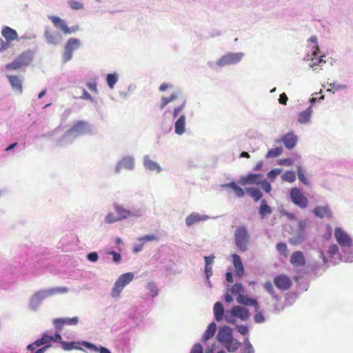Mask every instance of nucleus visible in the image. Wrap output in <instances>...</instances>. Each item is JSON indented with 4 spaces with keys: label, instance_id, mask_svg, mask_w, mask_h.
Wrapping results in <instances>:
<instances>
[{
    "label": "nucleus",
    "instance_id": "7",
    "mask_svg": "<svg viewBox=\"0 0 353 353\" xmlns=\"http://www.w3.org/2000/svg\"><path fill=\"white\" fill-rule=\"evenodd\" d=\"M79 40L77 39L71 38L68 40L63 54V62L65 63L72 59L73 51L79 46Z\"/></svg>",
    "mask_w": 353,
    "mask_h": 353
},
{
    "label": "nucleus",
    "instance_id": "14",
    "mask_svg": "<svg viewBox=\"0 0 353 353\" xmlns=\"http://www.w3.org/2000/svg\"><path fill=\"white\" fill-rule=\"evenodd\" d=\"M231 313L232 316L241 319L242 321H246L250 317L249 310L244 307L234 306L231 309Z\"/></svg>",
    "mask_w": 353,
    "mask_h": 353
},
{
    "label": "nucleus",
    "instance_id": "64",
    "mask_svg": "<svg viewBox=\"0 0 353 353\" xmlns=\"http://www.w3.org/2000/svg\"><path fill=\"white\" fill-rule=\"evenodd\" d=\"M237 330L242 335H245L248 332V327L247 326H245V325H239L237 327Z\"/></svg>",
    "mask_w": 353,
    "mask_h": 353
},
{
    "label": "nucleus",
    "instance_id": "24",
    "mask_svg": "<svg viewBox=\"0 0 353 353\" xmlns=\"http://www.w3.org/2000/svg\"><path fill=\"white\" fill-rule=\"evenodd\" d=\"M319 46H315V50L313 52V57L312 59V61L310 63V66L315 69L316 66L321 65L322 63H325V61L323 59L324 56H319Z\"/></svg>",
    "mask_w": 353,
    "mask_h": 353
},
{
    "label": "nucleus",
    "instance_id": "6",
    "mask_svg": "<svg viewBox=\"0 0 353 353\" xmlns=\"http://www.w3.org/2000/svg\"><path fill=\"white\" fill-rule=\"evenodd\" d=\"M243 57L242 52L238 53H228L220 58L216 64L219 66L223 67L228 65L235 64L239 62Z\"/></svg>",
    "mask_w": 353,
    "mask_h": 353
},
{
    "label": "nucleus",
    "instance_id": "63",
    "mask_svg": "<svg viewBox=\"0 0 353 353\" xmlns=\"http://www.w3.org/2000/svg\"><path fill=\"white\" fill-rule=\"evenodd\" d=\"M87 258L89 261L95 262L98 260V254L97 252H91L88 254Z\"/></svg>",
    "mask_w": 353,
    "mask_h": 353
},
{
    "label": "nucleus",
    "instance_id": "12",
    "mask_svg": "<svg viewBox=\"0 0 353 353\" xmlns=\"http://www.w3.org/2000/svg\"><path fill=\"white\" fill-rule=\"evenodd\" d=\"M78 323L79 319L77 316L72 318L55 319L53 321V323L58 331H61L64 325H75Z\"/></svg>",
    "mask_w": 353,
    "mask_h": 353
},
{
    "label": "nucleus",
    "instance_id": "20",
    "mask_svg": "<svg viewBox=\"0 0 353 353\" xmlns=\"http://www.w3.org/2000/svg\"><path fill=\"white\" fill-rule=\"evenodd\" d=\"M134 166V159L131 157L123 158L117 165L116 171L119 172L120 169L125 168L127 170H132Z\"/></svg>",
    "mask_w": 353,
    "mask_h": 353
},
{
    "label": "nucleus",
    "instance_id": "48",
    "mask_svg": "<svg viewBox=\"0 0 353 353\" xmlns=\"http://www.w3.org/2000/svg\"><path fill=\"white\" fill-rule=\"evenodd\" d=\"M147 288L150 290V292H151L152 296L154 297V296H157V294H158V288H157V286L156 285L155 283H154L152 282H150V283H148Z\"/></svg>",
    "mask_w": 353,
    "mask_h": 353
},
{
    "label": "nucleus",
    "instance_id": "11",
    "mask_svg": "<svg viewBox=\"0 0 353 353\" xmlns=\"http://www.w3.org/2000/svg\"><path fill=\"white\" fill-rule=\"evenodd\" d=\"M307 221L301 220L298 223V234L295 238H291L290 243L292 245H296L300 243L305 239V230L307 228Z\"/></svg>",
    "mask_w": 353,
    "mask_h": 353
},
{
    "label": "nucleus",
    "instance_id": "53",
    "mask_svg": "<svg viewBox=\"0 0 353 353\" xmlns=\"http://www.w3.org/2000/svg\"><path fill=\"white\" fill-rule=\"evenodd\" d=\"M118 221H119V219L114 216V215L112 212L108 213V215L105 218V221L107 223H114Z\"/></svg>",
    "mask_w": 353,
    "mask_h": 353
},
{
    "label": "nucleus",
    "instance_id": "54",
    "mask_svg": "<svg viewBox=\"0 0 353 353\" xmlns=\"http://www.w3.org/2000/svg\"><path fill=\"white\" fill-rule=\"evenodd\" d=\"M88 88L92 92L97 93V81L95 79L86 83Z\"/></svg>",
    "mask_w": 353,
    "mask_h": 353
},
{
    "label": "nucleus",
    "instance_id": "61",
    "mask_svg": "<svg viewBox=\"0 0 353 353\" xmlns=\"http://www.w3.org/2000/svg\"><path fill=\"white\" fill-rule=\"evenodd\" d=\"M80 98L82 99L89 100L91 101H93V99L92 98L91 95L85 89H82V96H81Z\"/></svg>",
    "mask_w": 353,
    "mask_h": 353
},
{
    "label": "nucleus",
    "instance_id": "23",
    "mask_svg": "<svg viewBox=\"0 0 353 353\" xmlns=\"http://www.w3.org/2000/svg\"><path fill=\"white\" fill-rule=\"evenodd\" d=\"M233 265L236 270V274L239 276H242L244 274V268L240 256L238 254H233Z\"/></svg>",
    "mask_w": 353,
    "mask_h": 353
},
{
    "label": "nucleus",
    "instance_id": "37",
    "mask_svg": "<svg viewBox=\"0 0 353 353\" xmlns=\"http://www.w3.org/2000/svg\"><path fill=\"white\" fill-rule=\"evenodd\" d=\"M259 212L262 217L266 214L272 213L271 208L267 204V201L265 200H262Z\"/></svg>",
    "mask_w": 353,
    "mask_h": 353
},
{
    "label": "nucleus",
    "instance_id": "10",
    "mask_svg": "<svg viewBox=\"0 0 353 353\" xmlns=\"http://www.w3.org/2000/svg\"><path fill=\"white\" fill-rule=\"evenodd\" d=\"M334 236L336 241L342 247H350L352 244V239L347 234L339 228L334 230Z\"/></svg>",
    "mask_w": 353,
    "mask_h": 353
},
{
    "label": "nucleus",
    "instance_id": "42",
    "mask_svg": "<svg viewBox=\"0 0 353 353\" xmlns=\"http://www.w3.org/2000/svg\"><path fill=\"white\" fill-rule=\"evenodd\" d=\"M283 149L281 147H276L270 150L267 154V158H274L279 157L282 153Z\"/></svg>",
    "mask_w": 353,
    "mask_h": 353
},
{
    "label": "nucleus",
    "instance_id": "49",
    "mask_svg": "<svg viewBox=\"0 0 353 353\" xmlns=\"http://www.w3.org/2000/svg\"><path fill=\"white\" fill-rule=\"evenodd\" d=\"M68 292V289L65 287H59V288H52L51 290H50L48 291V293L50 294H56V293H61V294H63V293H66Z\"/></svg>",
    "mask_w": 353,
    "mask_h": 353
},
{
    "label": "nucleus",
    "instance_id": "59",
    "mask_svg": "<svg viewBox=\"0 0 353 353\" xmlns=\"http://www.w3.org/2000/svg\"><path fill=\"white\" fill-rule=\"evenodd\" d=\"M190 353H203V347L199 343L195 344Z\"/></svg>",
    "mask_w": 353,
    "mask_h": 353
},
{
    "label": "nucleus",
    "instance_id": "1",
    "mask_svg": "<svg viewBox=\"0 0 353 353\" xmlns=\"http://www.w3.org/2000/svg\"><path fill=\"white\" fill-rule=\"evenodd\" d=\"M33 59V53L27 50L20 54L12 63L6 65L8 70H17L29 65Z\"/></svg>",
    "mask_w": 353,
    "mask_h": 353
},
{
    "label": "nucleus",
    "instance_id": "16",
    "mask_svg": "<svg viewBox=\"0 0 353 353\" xmlns=\"http://www.w3.org/2000/svg\"><path fill=\"white\" fill-rule=\"evenodd\" d=\"M236 301L239 303L244 305H253L255 308V312H257V310H259V305L258 302L255 299L249 298L247 296L239 294L236 297Z\"/></svg>",
    "mask_w": 353,
    "mask_h": 353
},
{
    "label": "nucleus",
    "instance_id": "55",
    "mask_svg": "<svg viewBox=\"0 0 353 353\" xmlns=\"http://www.w3.org/2000/svg\"><path fill=\"white\" fill-rule=\"evenodd\" d=\"M139 240L143 243H145L147 241H152L157 240V237L153 234H149V235H145V236H143L139 238Z\"/></svg>",
    "mask_w": 353,
    "mask_h": 353
},
{
    "label": "nucleus",
    "instance_id": "32",
    "mask_svg": "<svg viewBox=\"0 0 353 353\" xmlns=\"http://www.w3.org/2000/svg\"><path fill=\"white\" fill-rule=\"evenodd\" d=\"M114 210L117 212V213L118 214L117 218L119 219V220L127 219L131 216V212L129 210L123 208L121 205H115Z\"/></svg>",
    "mask_w": 353,
    "mask_h": 353
},
{
    "label": "nucleus",
    "instance_id": "33",
    "mask_svg": "<svg viewBox=\"0 0 353 353\" xmlns=\"http://www.w3.org/2000/svg\"><path fill=\"white\" fill-rule=\"evenodd\" d=\"M246 192L255 201H259L263 196L262 192L255 188H248L246 189Z\"/></svg>",
    "mask_w": 353,
    "mask_h": 353
},
{
    "label": "nucleus",
    "instance_id": "18",
    "mask_svg": "<svg viewBox=\"0 0 353 353\" xmlns=\"http://www.w3.org/2000/svg\"><path fill=\"white\" fill-rule=\"evenodd\" d=\"M262 175L260 174H250L241 179V184L245 185L247 184H256L261 183Z\"/></svg>",
    "mask_w": 353,
    "mask_h": 353
},
{
    "label": "nucleus",
    "instance_id": "44",
    "mask_svg": "<svg viewBox=\"0 0 353 353\" xmlns=\"http://www.w3.org/2000/svg\"><path fill=\"white\" fill-rule=\"evenodd\" d=\"M118 81V77L117 74H108L107 75V83L108 86L112 89L114 87V85Z\"/></svg>",
    "mask_w": 353,
    "mask_h": 353
},
{
    "label": "nucleus",
    "instance_id": "62",
    "mask_svg": "<svg viewBox=\"0 0 353 353\" xmlns=\"http://www.w3.org/2000/svg\"><path fill=\"white\" fill-rule=\"evenodd\" d=\"M339 251V248L336 245H332L329 247L327 252L331 255H334Z\"/></svg>",
    "mask_w": 353,
    "mask_h": 353
},
{
    "label": "nucleus",
    "instance_id": "31",
    "mask_svg": "<svg viewBox=\"0 0 353 353\" xmlns=\"http://www.w3.org/2000/svg\"><path fill=\"white\" fill-rule=\"evenodd\" d=\"M312 113V110L311 107H309L305 110L301 112L298 118V121L300 123H306L310 119L311 115Z\"/></svg>",
    "mask_w": 353,
    "mask_h": 353
},
{
    "label": "nucleus",
    "instance_id": "27",
    "mask_svg": "<svg viewBox=\"0 0 353 353\" xmlns=\"http://www.w3.org/2000/svg\"><path fill=\"white\" fill-rule=\"evenodd\" d=\"M144 166L150 171L159 172L161 170L160 166L156 162L152 161L148 157L144 158Z\"/></svg>",
    "mask_w": 353,
    "mask_h": 353
},
{
    "label": "nucleus",
    "instance_id": "39",
    "mask_svg": "<svg viewBox=\"0 0 353 353\" xmlns=\"http://www.w3.org/2000/svg\"><path fill=\"white\" fill-rule=\"evenodd\" d=\"M230 292L232 294L236 295V294H242V293L244 292V288L243 285L240 283H236L234 284L231 289Z\"/></svg>",
    "mask_w": 353,
    "mask_h": 353
},
{
    "label": "nucleus",
    "instance_id": "34",
    "mask_svg": "<svg viewBox=\"0 0 353 353\" xmlns=\"http://www.w3.org/2000/svg\"><path fill=\"white\" fill-rule=\"evenodd\" d=\"M180 93L179 92H174L170 97H163L161 99V103L160 105V108L163 109L164 108L168 103L170 102L179 98Z\"/></svg>",
    "mask_w": 353,
    "mask_h": 353
},
{
    "label": "nucleus",
    "instance_id": "41",
    "mask_svg": "<svg viewBox=\"0 0 353 353\" xmlns=\"http://www.w3.org/2000/svg\"><path fill=\"white\" fill-rule=\"evenodd\" d=\"M281 178L285 181L292 183L296 180V174L293 171H287L282 174Z\"/></svg>",
    "mask_w": 353,
    "mask_h": 353
},
{
    "label": "nucleus",
    "instance_id": "19",
    "mask_svg": "<svg viewBox=\"0 0 353 353\" xmlns=\"http://www.w3.org/2000/svg\"><path fill=\"white\" fill-rule=\"evenodd\" d=\"M7 78L12 88L19 93H21L23 91V86L19 77L17 75H7Z\"/></svg>",
    "mask_w": 353,
    "mask_h": 353
},
{
    "label": "nucleus",
    "instance_id": "52",
    "mask_svg": "<svg viewBox=\"0 0 353 353\" xmlns=\"http://www.w3.org/2000/svg\"><path fill=\"white\" fill-rule=\"evenodd\" d=\"M259 185H261L262 189L269 193L272 190V186L270 183L267 180L261 181V183Z\"/></svg>",
    "mask_w": 353,
    "mask_h": 353
},
{
    "label": "nucleus",
    "instance_id": "15",
    "mask_svg": "<svg viewBox=\"0 0 353 353\" xmlns=\"http://www.w3.org/2000/svg\"><path fill=\"white\" fill-rule=\"evenodd\" d=\"M290 263L294 267H303L305 265V259L301 251L293 252L290 259Z\"/></svg>",
    "mask_w": 353,
    "mask_h": 353
},
{
    "label": "nucleus",
    "instance_id": "35",
    "mask_svg": "<svg viewBox=\"0 0 353 353\" xmlns=\"http://www.w3.org/2000/svg\"><path fill=\"white\" fill-rule=\"evenodd\" d=\"M227 186L230 187L234 190L236 196L241 198L245 195V191L241 187L237 185L234 182L229 183L227 184Z\"/></svg>",
    "mask_w": 353,
    "mask_h": 353
},
{
    "label": "nucleus",
    "instance_id": "57",
    "mask_svg": "<svg viewBox=\"0 0 353 353\" xmlns=\"http://www.w3.org/2000/svg\"><path fill=\"white\" fill-rule=\"evenodd\" d=\"M185 106V101H183L181 104L180 105H179L178 107L175 108L173 110V115H174V117H176L182 111V110L183 109Z\"/></svg>",
    "mask_w": 353,
    "mask_h": 353
},
{
    "label": "nucleus",
    "instance_id": "28",
    "mask_svg": "<svg viewBox=\"0 0 353 353\" xmlns=\"http://www.w3.org/2000/svg\"><path fill=\"white\" fill-rule=\"evenodd\" d=\"M223 307L221 302H216L214 305V314L216 321H221L223 318Z\"/></svg>",
    "mask_w": 353,
    "mask_h": 353
},
{
    "label": "nucleus",
    "instance_id": "4",
    "mask_svg": "<svg viewBox=\"0 0 353 353\" xmlns=\"http://www.w3.org/2000/svg\"><path fill=\"white\" fill-rule=\"evenodd\" d=\"M48 18L54 27L60 29L64 34H71L79 30L78 26H74L71 28L68 27L65 21L57 16H49Z\"/></svg>",
    "mask_w": 353,
    "mask_h": 353
},
{
    "label": "nucleus",
    "instance_id": "50",
    "mask_svg": "<svg viewBox=\"0 0 353 353\" xmlns=\"http://www.w3.org/2000/svg\"><path fill=\"white\" fill-rule=\"evenodd\" d=\"M281 170L279 168L273 169L270 170L268 174V177L273 181L279 174H280Z\"/></svg>",
    "mask_w": 353,
    "mask_h": 353
},
{
    "label": "nucleus",
    "instance_id": "5",
    "mask_svg": "<svg viewBox=\"0 0 353 353\" xmlns=\"http://www.w3.org/2000/svg\"><path fill=\"white\" fill-rule=\"evenodd\" d=\"M290 198L292 202L301 208H306L308 205V199L297 188H292Z\"/></svg>",
    "mask_w": 353,
    "mask_h": 353
},
{
    "label": "nucleus",
    "instance_id": "36",
    "mask_svg": "<svg viewBox=\"0 0 353 353\" xmlns=\"http://www.w3.org/2000/svg\"><path fill=\"white\" fill-rule=\"evenodd\" d=\"M52 337L46 334H43L41 339L35 341V344L37 346L46 345H50V342H52Z\"/></svg>",
    "mask_w": 353,
    "mask_h": 353
},
{
    "label": "nucleus",
    "instance_id": "26",
    "mask_svg": "<svg viewBox=\"0 0 353 353\" xmlns=\"http://www.w3.org/2000/svg\"><path fill=\"white\" fill-rule=\"evenodd\" d=\"M185 117L184 115H181L177 121L175 122L174 128L175 132L177 134H182L185 132Z\"/></svg>",
    "mask_w": 353,
    "mask_h": 353
},
{
    "label": "nucleus",
    "instance_id": "3",
    "mask_svg": "<svg viewBox=\"0 0 353 353\" xmlns=\"http://www.w3.org/2000/svg\"><path fill=\"white\" fill-rule=\"evenodd\" d=\"M234 240L236 247L242 252L247 250L249 242V235L244 226L239 227L234 233Z\"/></svg>",
    "mask_w": 353,
    "mask_h": 353
},
{
    "label": "nucleus",
    "instance_id": "25",
    "mask_svg": "<svg viewBox=\"0 0 353 353\" xmlns=\"http://www.w3.org/2000/svg\"><path fill=\"white\" fill-rule=\"evenodd\" d=\"M206 219L205 216H201L197 213H192L185 219V223L188 226H191L195 223Z\"/></svg>",
    "mask_w": 353,
    "mask_h": 353
},
{
    "label": "nucleus",
    "instance_id": "17",
    "mask_svg": "<svg viewBox=\"0 0 353 353\" xmlns=\"http://www.w3.org/2000/svg\"><path fill=\"white\" fill-rule=\"evenodd\" d=\"M313 213L319 218L323 219L325 217L330 218L332 216V212L328 206H317L313 209Z\"/></svg>",
    "mask_w": 353,
    "mask_h": 353
},
{
    "label": "nucleus",
    "instance_id": "40",
    "mask_svg": "<svg viewBox=\"0 0 353 353\" xmlns=\"http://www.w3.org/2000/svg\"><path fill=\"white\" fill-rule=\"evenodd\" d=\"M264 289L267 292H268L274 299H278L279 297L276 294L275 290L273 288V285L270 281H267L263 285Z\"/></svg>",
    "mask_w": 353,
    "mask_h": 353
},
{
    "label": "nucleus",
    "instance_id": "29",
    "mask_svg": "<svg viewBox=\"0 0 353 353\" xmlns=\"http://www.w3.org/2000/svg\"><path fill=\"white\" fill-rule=\"evenodd\" d=\"M82 345L90 351L99 352V353H111L108 348L101 346L97 347L95 345L89 342L83 341Z\"/></svg>",
    "mask_w": 353,
    "mask_h": 353
},
{
    "label": "nucleus",
    "instance_id": "58",
    "mask_svg": "<svg viewBox=\"0 0 353 353\" xmlns=\"http://www.w3.org/2000/svg\"><path fill=\"white\" fill-rule=\"evenodd\" d=\"M108 254L112 255L113 261L115 263H119L121 260V256L119 253H117L114 251H111L108 253Z\"/></svg>",
    "mask_w": 353,
    "mask_h": 353
},
{
    "label": "nucleus",
    "instance_id": "21",
    "mask_svg": "<svg viewBox=\"0 0 353 353\" xmlns=\"http://www.w3.org/2000/svg\"><path fill=\"white\" fill-rule=\"evenodd\" d=\"M1 34L8 42L17 39L18 36L16 30L8 26H6L2 29Z\"/></svg>",
    "mask_w": 353,
    "mask_h": 353
},
{
    "label": "nucleus",
    "instance_id": "8",
    "mask_svg": "<svg viewBox=\"0 0 353 353\" xmlns=\"http://www.w3.org/2000/svg\"><path fill=\"white\" fill-rule=\"evenodd\" d=\"M90 131L89 126L86 122L77 121L66 132L67 134L79 136L85 134Z\"/></svg>",
    "mask_w": 353,
    "mask_h": 353
},
{
    "label": "nucleus",
    "instance_id": "46",
    "mask_svg": "<svg viewBox=\"0 0 353 353\" xmlns=\"http://www.w3.org/2000/svg\"><path fill=\"white\" fill-rule=\"evenodd\" d=\"M68 4L72 10H81L83 8V4L75 0H69Z\"/></svg>",
    "mask_w": 353,
    "mask_h": 353
},
{
    "label": "nucleus",
    "instance_id": "43",
    "mask_svg": "<svg viewBox=\"0 0 353 353\" xmlns=\"http://www.w3.org/2000/svg\"><path fill=\"white\" fill-rule=\"evenodd\" d=\"M276 250L283 256L287 257L288 256V250L287 245L284 243H279L276 246Z\"/></svg>",
    "mask_w": 353,
    "mask_h": 353
},
{
    "label": "nucleus",
    "instance_id": "13",
    "mask_svg": "<svg viewBox=\"0 0 353 353\" xmlns=\"http://www.w3.org/2000/svg\"><path fill=\"white\" fill-rule=\"evenodd\" d=\"M217 339L223 345L225 343L231 341L232 336V329L228 326H224L221 327L216 336Z\"/></svg>",
    "mask_w": 353,
    "mask_h": 353
},
{
    "label": "nucleus",
    "instance_id": "38",
    "mask_svg": "<svg viewBox=\"0 0 353 353\" xmlns=\"http://www.w3.org/2000/svg\"><path fill=\"white\" fill-rule=\"evenodd\" d=\"M223 345L227 348V350L229 352H234L239 347L240 343L234 340L232 337L231 341L225 343Z\"/></svg>",
    "mask_w": 353,
    "mask_h": 353
},
{
    "label": "nucleus",
    "instance_id": "56",
    "mask_svg": "<svg viewBox=\"0 0 353 353\" xmlns=\"http://www.w3.org/2000/svg\"><path fill=\"white\" fill-rule=\"evenodd\" d=\"M246 341H248L245 345V347H244V350H243V353H254V349L252 347V345H251V343L248 341V339H246Z\"/></svg>",
    "mask_w": 353,
    "mask_h": 353
},
{
    "label": "nucleus",
    "instance_id": "2",
    "mask_svg": "<svg viewBox=\"0 0 353 353\" xmlns=\"http://www.w3.org/2000/svg\"><path fill=\"white\" fill-rule=\"evenodd\" d=\"M134 277V275L132 272H127L121 274L116 281L112 289L111 295L113 297H118L125 286L131 282Z\"/></svg>",
    "mask_w": 353,
    "mask_h": 353
},
{
    "label": "nucleus",
    "instance_id": "22",
    "mask_svg": "<svg viewBox=\"0 0 353 353\" xmlns=\"http://www.w3.org/2000/svg\"><path fill=\"white\" fill-rule=\"evenodd\" d=\"M282 141L288 149H292L296 144V137L292 133H288L282 137Z\"/></svg>",
    "mask_w": 353,
    "mask_h": 353
},
{
    "label": "nucleus",
    "instance_id": "47",
    "mask_svg": "<svg viewBox=\"0 0 353 353\" xmlns=\"http://www.w3.org/2000/svg\"><path fill=\"white\" fill-rule=\"evenodd\" d=\"M297 174H298V177H299V179L300 180V181H301L305 185L308 184V181H307V178L305 177V174H304L303 171L302 170V168L301 166L298 167Z\"/></svg>",
    "mask_w": 353,
    "mask_h": 353
},
{
    "label": "nucleus",
    "instance_id": "45",
    "mask_svg": "<svg viewBox=\"0 0 353 353\" xmlns=\"http://www.w3.org/2000/svg\"><path fill=\"white\" fill-rule=\"evenodd\" d=\"M61 347L64 350L69 351L73 349L82 350L81 347H79L75 345L74 342H61Z\"/></svg>",
    "mask_w": 353,
    "mask_h": 353
},
{
    "label": "nucleus",
    "instance_id": "9",
    "mask_svg": "<svg viewBox=\"0 0 353 353\" xmlns=\"http://www.w3.org/2000/svg\"><path fill=\"white\" fill-rule=\"evenodd\" d=\"M274 283L281 290H288L292 285L290 278L285 274H280L274 277Z\"/></svg>",
    "mask_w": 353,
    "mask_h": 353
},
{
    "label": "nucleus",
    "instance_id": "30",
    "mask_svg": "<svg viewBox=\"0 0 353 353\" xmlns=\"http://www.w3.org/2000/svg\"><path fill=\"white\" fill-rule=\"evenodd\" d=\"M216 330V323L214 322L211 323L208 325L207 330H205V332L203 334V341L205 342L208 340H209L210 338H212L214 335Z\"/></svg>",
    "mask_w": 353,
    "mask_h": 353
},
{
    "label": "nucleus",
    "instance_id": "51",
    "mask_svg": "<svg viewBox=\"0 0 353 353\" xmlns=\"http://www.w3.org/2000/svg\"><path fill=\"white\" fill-rule=\"evenodd\" d=\"M254 321L258 323H261L265 321V317L261 312L259 310L256 312V314L254 316Z\"/></svg>",
    "mask_w": 353,
    "mask_h": 353
},
{
    "label": "nucleus",
    "instance_id": "60",
    "mask_svg": "<svg viewBox=\"0 0 353 353\" xmlns=\"http://www.w3.org/2000/svg\"><path fill=\"white\" fill-rule=\"evenodd\" d=\"M45 37H46V39H47L48 43H55L54 37L53 36V34L50 32L46 31Z\"/></svg>",
    "mask_w": 353,
    "mask_h": 353
}]
</instances>
